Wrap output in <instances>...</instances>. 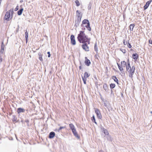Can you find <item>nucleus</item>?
Listing matches in <instances>:
<instances>
[{
	"label": "nucleus",
	"mask_w": 152,
	"mask_h": 152,
	"mask_svg": "<svg viewBox=\"0 0 152 152\" xmlns=\"http://www.w3.org/2000/svg\"><path fill=\"white\" fill-rule=\"evenodd\" d=\"M104 105L105 107H107V104L105 103H104Z\"/></svg>",
	"instance_id": "obj_45"
},
{
	"label": "nucleus",
	"mask_w": 152,
	"mask_h": 152,
	"mask_svg": "<svg viewBox=\"0 0 152 152\" xmlns=\"http://www.w3.org/2000/svg\"><path fill=\"white\" fill-rule=\"evenodd\" d=\"M112 78L114 80L115 82L118 84V80L116 76H112Z\"/></svg>",
	"instance_id": "obj_19"
},
{
	"label": "nucleus",
	"mask_w": 152,
	"mask_h": 152,
	"mask_svg": "<svg viewBox=\"0 0 152 152\" xmlns=\"http://www.w3.org/2000/svg\"><path fill=\"white\" fill-rule=\"evenodd\" d=\"M103 129L104 133L106 135H108L109 134V133L107 130L104 128H103Z\"/></svg>",
	"instance_id": "obj_22"
},
{
	"label": "nucleus",
	"mask_w": 152,
	"mask_h": 152,
	"mask_svg": "<svg viewBox=\"0 0 152 152\" xmlns=\"http://www.w3.org/2000/svg\"><path fill=\"white\" fill-rule=\"evenodd\" d=\"M121 64H119L118 63L117 65L118 67V68L121 72L124 70V68L126 67V66L127 65V64H126V62L124 61H122L121 62Z\"/></svg>",
	"instance_id": "obj_4"
},
{
	"label": "nucleus",
	"mask_w": 152,
	"mask_h": 152,
	"mask_svg": "<svg viewBox=\"0 0 152 152\" xmlns=\"http://www.w3.org/2000/svg\"><path fill=\"white\" fill-rule=\"evenodd\" d=\"M127 46L129 48H131L132 47V45L131 44L129 43V40H128V44L127 45Z\"/></svg>",
	"instance_id": "obj_34"
},
{
	"label": "nucleus",
	"mask_w": 152,
	"mask_h": 152,
	"mask_svg": "<svg viewBox=\"0 0 152 152\" xmlns=\"http://www.w3.org/2000/svg\"><path fill=\"white\" fill-rule=\"evenodd\" d=\"M115 84L114 83H111L110 85V87L111 89H113L115 88Z\"/></svg>",
	"instance_id": "obj_30"
},
{
	"label": "nucleus",
	"mask_w": 152,
	"mask_h": 152,
	"mask_svg": "<svg viewBox=\"0 0 152 152\" xmlns=\"http://www.w3.org/2000/svg\"><path fill=\"white\" fill-rule=\"evenodd\" d=\"M75 2L76 3L77 6H79L80 5V4L79 2V1L78 0H76L75 1Z\"/></svg>",
	"instance_id": "obj_31"
},
{
	"label": "nucleus",
	"mask_w": 152,
	"mask_h": 152,
	"mask_svg": "<svg viewBox=\"0 0 152 152\" xmlns=\"http://www.w3.org/2000/svg\"><path fill=\"white\" fill-rule=\"evenodd\" d=\"M83 43V44L82 45V48L86 51H89V48L86 42Z\"/></svg>",
	"instance_id": "obj_7"
},
{
	"label": "nucleus",
	"mask_w": 152,
	"mask_h": 152,
	"mask_svg": "<svg viewBox=\"0 0 152 152\" xmlns=\"http://www.w3.org/2000/svg\"><path fill=\"white\" fill-rule=\"evenodd\" d=\"M25 122L27 123V126H29V121L28 119H26V120H25Z\"/></svg>",
	"instance_id": "obj_35"
},
{
	"label": "nucleus",
	"mask_w": 152,
	"mask_h": 152,
	"mask_svg": "<svg viewBox=\"0 0 152 152\" xmlns=\"http://www.w3.org/2000/svg\"><path fill=\"white\" fill-rule=\"evenodd\" d=\"M91 3H90L89 4V5L88 7V9L89 10L91 8Z\"/></svg>",
	"instance_id": "obj_39"
},
{
	"label": "nucleus",
	"mask_w": 152,
	"mask_h": 152,
	"mask_svg": "<svg viewBox=\"0 0 152 152\" xmlns=\"http://www.w3.org/2000/svg\"><path fill=\"white\" fill-rule=\"evenodd\" d=\"M123 42V43H124V45H126L127 44V43L128 42H128L127 41L125 42V40H124Z\"/></svg>",
	"instance_id": "obj_36"
},
{
	"label": "nucleus",
	"mask_w": 152,
	"mask_h": 152,
	"mask_svg": "<svg viewBox=\"0 0 152 152\" xmlns=\"http://www.w3.org/2000/svg\"><path fill=\"white\" fill-rule=\"evenodd\" d=\"M133 58L134 60H137L138 57V56L137 53H135L133 54L132 55Z\"/></svg>",
	"instance_id": "obj_16"
},
{
	"label": "nucleus",
	"mask_w": 152,
	"mask_h": 152,
	"mask_svg": "<svg viewBox=\"0 0 152 152\" xmlns=\"http://www.w3.org/2000/svg\"><path fill=\"white\" fill-rule=\"evenodd\" d=\"M106 138L108 140L110 141H112L111 137L110 135H107V136H106Z\"/></svg>",
	"instance_id": "obj_29"
},
{
	"label": "nucleus",
	"mask_w": 152,
	"mask_h": 152,
	"mask_svg": "<svg viewBox=\"0 0 152 152\" xmlns=\"http://www.w3.org/2000/svg\"><path fill=\"white\" fill-rule=\"evenodd\" d=\"M94 50L97 53L98 52V47L96 43H95L94 45Z\"/></svg>",
	"instance_id": "obj_26"
},
{
	"label": "nucleus",
	"mask_w": 152,
	"mask_h": 152,
	"mask_svg": "<svg viewBox=\"0 0 152 152\" xmlns=\"http://www.w3.org/2000/svg\"><path fill=\"white\" fill-rule=\"evenodd\" d=\"M152 0H150L146 2L145 5L143 7L144 10H146V9H147L149 6V4L152 2Z\"/></svg>",
	"instance_id": "obj_10"
},
{
	"label": "nucleus",
	"mask_w": 152,
	"mask_h": 152,
	"mask_svg": "<svg viewBox=\"0 0 152 152\" xmlns=\"http://www.w3.org/2000/svg\"><path fill=\"white\" fill-rule=\"evenodd\" d=\"M122 51V52L124 53H126V50L125 49H120Z\"/></svg>",
	"instance_id": "obj_38"
},
{
	"label": "nucleus",
	"mask_w": 152,
	"mask_h": 152,
	"mask_svg": "<svg viewBox=\"0 0 152 152\" xmlns=\"http://www.w3.org/2000/svg\"><path fill=\"white\" fill-rule=\"evenodd\" d=\"M80 19H77V20L75 21V26L76 27H77L79 25V24L81 21Z\"/></svg>",
	"instance_id": "obj_13"
},
{
	"label": "nucleus",
	"mask_w": 152,
	"mask_h": 152,
	"mask_svg": "<svg viewBox=\"0 0 152 152\" xmlns=\"http://www.w3.org/2000/svg\"><path fill=\"white\" fill-rule=\"evenodd\" d=\"M91 120L93 122H94L96 124H97V123L96 121L95 116L94 115H93L91 118Z\"/></svg>",
	"instance_id": "obj_28"
},
{
	"label": "nucleus",
	"mask_w": 152,
	"mask_h": 152,
	"mask_svg": "<svg viewBox=\"0 0 152 152\" xmlns=\"http://www.w3.org/2000/svg\"><path fill=\"white\" fill-rule=\"evenodd\" d=\"M74 134V136H75V137H76L77 138V139H80V136L78 134L77 132L76 133H75V134Z\"/></svg>",
	"instance_id": "obj_27"
},
{
	"label": "nucleus",
	"mask_w": 152,
	"mask_h": 152,
	"mask_svg": "<svg viewBox=\"0 0 152 152\" xmlns=\"http://www.w3.org/2000/svg\"><path fill=\"white\" fill-rule=\"evenodd\" d=\"M72 133L73 134H75V133H76L77 132L75 129L73 130H72Z\"/></svg>",
	"instance_id": "obj_37"
},
{
	"label": "nucleus",
	"mask_w": 152,
	"mask_h": 152,
	"mask_svg": "<svg viewBox=\"0 0 152 152\" xmlns=\"http://www.w3.org/2000/svg\"><path fill=\"white\" fill-rule=\"evenodd\" d=\"M103 88L106 92H107L109 90L108 86L106 83H104V84Z\"/></svg>",
	"instance_id": "obj_14"
},
{
	"label": "nucleus",
	"mask_w": 152,
	"mask_h": 152,
	"mask_svg": "<svg viewBox=\"0 0 152 152\" xmlns=\"http://www.w3.org/2000/svg\"><path fill=\"white\" fill-rule=\"evenodd\" d=\"M18 6H17L16 7V8H15V11H17V10H18Z\"/></svg>",
	"instance_id": "obj_41"
},
{
	"label": "nucleus",
	"mask_w": 152,
	"mask_h": 152,
	"mask_svg": "<svg viewBox=\"0 0 152 152\" xmlns=\"http://www.w3.org/2000/svg\"><path fill=\"white\" fill-rule=\"evenodd\" d=\"M150 113H151L152 114V111H151Z\"/></svg>",
	"instance_id": "obj_47"
},
{
	"label": "nucleus",
	"mask_w": 152,
	"mask_h": 152,
	"mask_svg": "<svg viewBox=\"0 0 152 152\" xmlns=\"http://www.w3.org/2000/svg\"><path fill=\"white\" fill-rule=\"evenodd\" d=\"M112 90H111V92L112 93Z\"/></svg>",
	"instance_id": "obj_49"
},
{
	"label": "nucleus",
	"mask_w": 152,
	"mask_h": 152,
	"mask_svg": "<svg viewBox=\"0 0 152 152\" xmlns=\"http://www.w3.org/2000/svg\"><path fill=\"white\" fill-rule=\"evenodd\" d=\"M89 75H88V73L87 72H85L84 74V75L83 76V77H82V78L87 79V78L88 77H89Z\"/></svg>",
	"instance_id": "obj_17"
},
{
	"label": "nucleus",
	"mask_w": 152,
	"mask_h": 152,
	"mask_svg": "<svg viewBox=\"0 0 152 152\" xmlns=\"http://www.w3.org/2000/svg\"><path fill=\"white\" fill-rule=\"evenodd\" d=\"M80 65L79 66V69H82L81 63L80 62Z\"/></svg>",
	"instance_id": "obj_44"
},
{
	"label": "nucleus",
	"mask_w": 152,
	"mask_h": 152,
	"mask_svg": "<svg viewBox=\"0 0 152 152\" xmlns=\"http://www.w3.org/2000/svg\"><path fill=\"white\" fill-rule=\"evenodd\" d=\"M76 16L77 17V19L81 20L82 16V14L79 10L76 11Z\"/></svg>",
	"instance_id": "obj_9"
},
{
	"label": "nucleus",
	"mask_w": 152,
	"mask_h": 152,
	"mask_svg": "<svg viewBox=\"0 0 152 152\" xmlns=\"http://www.w3.org/2000/svg\"><path fill=\"white\" fill-rule=\"evenodd\" d=\"M134 26V24H131L129 26V28L131 31H132L133 29V28Z\"/></svg>",
	"instance_id": "obj_24"
},
{
	"label": "nucleus",
	"mask_w": 152,
	"mask_h": 152,
	"mask_svg": "<svg viewBox=\"0 0 152 152\" xmlns=\"http://www.w3.org/2000/svg\"><path fill=\"white\" fill-rule=\"evenodd\" d=\"M11 114H12V113H10V115H11Z\"/></svg>",
	"instance_id": "obj_48"
},
{
	"label": "nucleus",
	"mask_w": 152,
	"mask_h": 152,
	"mask_svg": "<svg viewBox=\"0 0 152 152\" xmlns=\"http://www.w3.org/2000/svg\"><path fill=\"white\" fill-rule=\"evenodd\" d=\"M82 24H87L85 26L87 28H88V30L90 31H91V28L90 26L89 22L88 20L87 19H84L82 22Z\"/></svg>",
	"instance_id": "obj_5"
},
{
	"label": "nucleus",
	"mask_w": 152,
	"mask_h": 152,
	"mask_svg": "<svg viewBox=\"0 0 152 152\" xmlns=\"http://www.w3.org/2000/svg\"><path fill=\"white\" fill-rule=\"evenodd\" d=\"M94 109L97 118L99 119H101L102 118V116L99 109L96 108H94Z\"/></svg>",
	"instance_id": "obj_6"
},
{
	"label": "nucleus",
	"mask_w": 152,
	"mask_h": 152,
	"mask_svg": "<svg viewBox=\"0 0 152 152\" xmlns=\"http://www.w3.org/2000/svg\"><path fill=\"white\" fill-rule=\"evenodd\" d=\"M25 39L27 41L28 38V34L27 31L25 32Z\"/></svg>",
	"instance_id": "obj_25"
},
{
	"label": "nucleus",
	"mask_w": 152,
	"mask_h": 152,
	"mask_svg": "<svg viewBox=\"0 0 152 152\" xmlns=\"http://www.w3.org/2000/svg\"><path fill=\"white\" fill-rule=\"evenodd\" d=\"M3 44H4V43H3V42H2V45H1V49H3V50H4V48L3 47Z\"/></svg>",
	"instance_id": "obj_42"
},
{
	"label": "nucleus",
	"mask_w": 152,
	"mask_h": 152,
	"mask_svg": "<svg viewBox=\"0 0 152 152\" xmlns=\"http://www.w3.org/2000/svg\"><path fill=\"white\" fill-rule=\"evenodd\" d=\"M13 12V9H11L9 11L7 12L4 17L6 20L8 21L10 20L12 17V14Z\"/></svg>",
	"instance_id": "obj_3"
},
{
	"label": "nucleus",
	"mask_w": 152,
	"mask_h": 152,
	"mask_svg": "<svg viewBox=\"0 0 152 152\" xmlns=\"http://www.w3.org/2000/svg\"><path fill=\"white\" fill-rule=\"evenodd\" d=\"M47 53L48 54V57H50V52H48Z\"/></svg>",
	"instance_id": "obj_40"
},
{
	"label": "nucleus",
	"mask_w": 152,
	"mask_h": 152,
	"mask_svg": "<svg viewBox=\"0 0 152 152\" xmlns=\"http://www.w3.org/2000/svg\"><path fill=\"white\" fill-rule=\"evenodd\" d=\"M85 64L88 66H89L91 64V62L86 57H85Z\"/></svg>",
	"instance_id": "obj_11"
},
{
	"label": "nucleus",
	"mask_w": 152,
	"mask_h": 152,
	"mask_svg": "<svg viewBox=\"0 0 152 152\" xmlns=\"http://www.w3.org/2000/svg\"><path fill=\"white\" fill-rule=\"evenodd\" d=\"M77 39L80 43L87 42L88 44H90V39L85 34L84 31H80V33L78 35Z\"/></svg>",
	"instance_id": "obj_1"
},
{
	"label": "nucleus",
	"mask_w": 152,
	"mask_h": 152,
	"mask_svg": "<svg viewBox=\"0 0 152 152\" xmlns=\"http://www.w3.org/2000/svg\"><path fill=\"white\" fill-rule=\"evenodd\" d=\"M23 8L22 7L19 10H18V15H20L22 14V12H23Z\"/></svg>",
	"instance_id": "obj_20"
},
{
	"label": "nucleus",
	"mask_w": 152,
	"mask_h": 152,
	"mask_svg": "<svg viewBox=\"0 0 152 152\" xmlns=\"http://www.w3.org/2000/svg\"><path fill=\"white\" fill-rule=\"evenodd\" d=\"M38 56H39V60L42 61H43V60L42 57V55L41 53H39Z\"/></svg>",
	"instance_id": "obj_23"
},
{
	"label": "nucleus",
	"mask_w": 152,
	"mask_h": 152,
	"mask_svg": "<svg viewBox=\"0 0 152 152\" xmlns=\"http://www.w3.org/2000/svg\"><path fill=\"white\" fill-rule=\"evenodd\" d=\"M65 128V127H63V126H61L58 129H57L58 132H59L60 131V130L61 129L64 128Z\"/></svg>",
	"instance_id": "obj_32"
},
{
	"label": "nucleus",
	"mask_w": 152,
	"mask_h": 152,
	"mask_svg": "<svg viewBox=\"0 0 152 152\" xmlns=\"http://www.w3.org/2000/svg\"><path fill=\"white\" fill-rule=\"evenodd\" d=\"M69 127L72 130L75 129V126L72 124H69Z\"/></svg>",
	"instance_id": "obj_21"
},
{
	"label": "nucleus",
	"mask_w": 152,
	"mask_h": 152,
	"mask_svg": "<svg viewBox=\"0 0 152 152\" xmlns=\"http://www.w3.org/2000/svg\"><path fill=\"white\" fill-rule=\"evenodd\" d=\"M17 117L15 115H13L12 120L13 122H16L17 120Z\"/></svg>",
	"instance_id": "obj_18"
},
{
	"label": "nucleus",
	"mask_w": 152,
	"mask_h": 152,
	"mask_svg": "<svg viewBox=\"0 0 152 152\" xmlns=\"http://www.w3.org/2000/svg\"><path fill=\"white\" fill-rule=\"evenodd\" d=\"M55 134L54 132H50L49 135V137L50 138H53L55 136Z\"/></svg>",
	"instance_id": "obj_15"
},
{
	"label": "nucleus",
	"mask_w": 152,
	"mask_h": 152,
	"mask_svg": "<svg viewBox=\"0 0 152 152\" xmlns=\"http://www.w3.org/2000/svg\"><path fill=\"white\" fill-rule=\"evenodd\" d=\"M1 0H0V4H1Z\"/></svg>",
	"instance_id": "obj_46"
},
{
	"label": "nucleus",
	"mask_w": 152,
	"mask_h": 152,
	"mask_svg": "<svg viewBox=\"0 0 152 152\" xmlns=\"http://www.w3.org/2000/svg\"><path fill=\"white\" fill-rule=\"evenodd\" d=\"M71 43L73 45H75L76 44V42L75 39V36L74 35H72L70 37Z\"/></svg>",
	"instance_id": "obj_8"
},
{
	"label": "nucleus",
	"mask_w": 152,
	"mask_h": 152,
	"mask_svg": "<svg viewBox=\"0 0 152 152\" xmlns=\"http://www.w3.org/2000/svg\"><path fill=\"white\" fill-rule=\"evenodd\" d=\"M25 111V109L21 108H19L17 109V112L18 113L20 114L22 113H24Z\"/></svg>",
	"instance_id": "obj_12"
},
{
	"label": "nucleus",
	"mask_w": 152,
	"mask_h": 152,
	"mask_svg": "<svg viewBox=\"0 0 152 152\" xmlns=\"http://www.w3.org/2000/svg\"><path fill=\"white\" fill-rule=\"evenodd\" d=\"M82 80L83 81V83L84 84H86V81L87 80V79H86V78H82Z\"/></svg>",
	"instance_id": "obj_33"
},
{
	"label": "nucleus",
	"mask_w": 152,
	"mask_h": 152,
	"mask_svg": "<svg viewBox=\"0 0 152 152\" xmlns=\"http://www.w3.org/2000/svg\"><path fill=\"white\" fill-rule=\"evenodd\" d=\"M149 43L150 44H152V41L151 40H150L149 41Z\"/></svg>",
	"instance_id": "obj_43"
},
{
	"label": "nucleus",
	"mask_w": 152,
	"mask_h": 152,
	"mask_svg": "<svg viewBox=\"0 0 152 152\" xmlns=\"http://www.w3.org/2000/svg\"><path fill=\"white\" fill-rule=\"evenodd\" d=\"M135 69V67L134 66L131 67L129 61L128 60L127 62V65L126 66V70L129 73V76L131 78H132L134 75Z\"/></svg>",
	"instance_id": "obj_2"
}]
</instances>
